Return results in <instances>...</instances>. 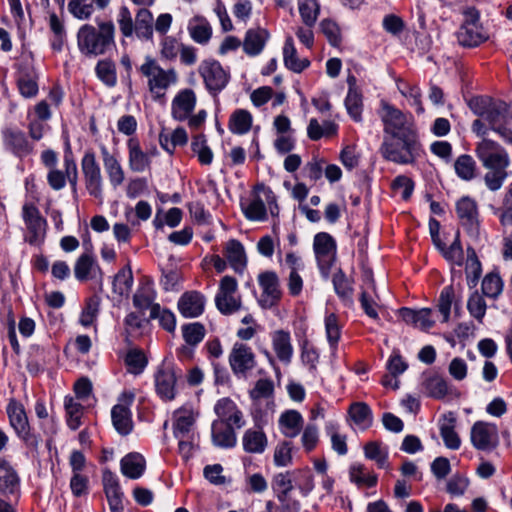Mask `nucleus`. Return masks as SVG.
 Returning <instances> with one entry per match:
<instances>
[{"label": "nucleus", "instance_id": "13d9d810", "mask_svg": "<svg viewBox=\"0 0 512 512\" xmlns=\"http://www.w3.org/2000/svg\"><path fill=\"white\" fill-rule=\"evenodd\" d=\"M154 301V291L149 285H143L133 295V305L141 314L151 306Z\"/></svg>", "mask_w": 512, "mask_h": 512}, {"label": "nucleus", "instance_id": "b1692460", "mask_svg": "<svg viewBox=\"0 0 512 512\" xmlns=\"http://www.w3.org/2000/svg\"><path fill=\"white\" fill-rule=\"evenodd\" d=\"M205 307V297L198 291H188L182 294L178 301V309L186 318L200 316Z\"/></svg>", "mask_w": 512, "mask_h": 512}, {"label": "nucleus", "instance_id": "ea45409f", "mask_svg": "<svg viewBox=\"0 0 512 512\" xmlns=\"http://www.w3.org/2000/svg\"><path fill=\"white\" fill-rule=\"evenodd\" d=\"M19 487V477L12 466L0 458V492L14 494Z\"/></svg>", "mask_w": 512, "mask_h": 512}, {"label": "nucleus", "instance_id": "a19ab883", "mask_svg": "<svg viewBox=\"0 0 512 512\" xmlns=\"http://www.w3.org/2000/svg\"><path fill=\"white\" fill-rule=\"evenodd\" d=\"M467 253V260H466V267H465V273H466V279L467 284L470 288H473L477 285L481 273H482V265L481 262L476 254V251L473 247L468 246L466 249Z\"/></svg>", "mask_w": 512, "mask_h": 512}, {"label": "nucleus", "instance_id": "f3484780", "mask_svg": "<svg viewBox=\"0 0 512 512\" xmlns=\"http://www.w3.org/2000/svg\"><path fill=\"white\" fill-rule=\"evenodd\" d=\"M2 139L5 150L19 159H23L33 151V144L29 142L26 134L18 128H5L2 131Z\"/></svg>", "mask_w": 512, "mask_h": 512}, {"label": "nucleus", "instance_id": "3c124183", "mask_svg": "<svg viewBox=\"0 0 512 512\" xmlns=\"http://www.w3.org/2000/svg\"><path fill=\"white\" fill-rule=\"evenodd\" d=\"M125 364L129 373L134 375L141 374L148 364V359L141 349H130L125 357Z\"/></svg>", "mask_w": 512, "mask_h": 512}, {"label": "nucleus", "instance_id": "49530a36", "mask_svg": "<svg viewBox=\"0 0 512 512\" xmlns=\"http://www.w3.org/2000/svg\"><path fill=\"white\" fill-rule=\"evenodd\" d=\"M97 77L108 87H114L117 83L115 63L111 59L99 60L95 67Z\"/></svg>", "mask_w": 512, "mask_h": 512}, {"label": "nucleus", "instance_id": "c03bdc74", "mask_svg": "<svg viewBox=\"0 0 512 512\" xmlns=\"http://www.w3.org/2000/svg\"><path fill=\"white\" fill-rule=\"evenodd\" d=\"M252 126V115L244 109L235 110L230 116L229 129L234 134H245Z\"/></svg>", "mask_w": 512, "mask_h": 512}, {"label": "nucleus", "instance_id": "4d7b16f0", "mask_svg": "<svg viewBox=\"0 0 512 512\" xmlns=\"http://www.w3.org/2000/svg\"><path fill=\"white\" fill-rule=\"evenodd\" d=\"M482 293L489 298H497L503 290V281L497 272L488 273L482 281Z\"/></svg>", "mask_w": 512, "mask_h": 512}, {"label": "nucleus", "instance_id": "4468645a", "mask_svg": "<svg viewBox=\"0 0 512 512\" xmlns=\"http://www.w3.org/2000/svg\"><path fill=\"white\" fill-rule=\"evenodd\" d=\"M134 398V393L127 391L123 392L118 399L119 403L114 405L111 410L113 426L122 436L130 434L133 430L130 406L132 405Z\"/></svg>", "mask_w": 512, "mask_h": 512}, {"label": "nucleus", "instance_id": "423d86ee", "mask_svg": "<svg viewBox=\"0 0 512 512\" xmlns=\"http://www.w3.org/2000/svg\"><path fill=\"white\" fill-rule=\"evenodd\" d=\"M143 76L148 78L149 91L153 94L156 101H160L165 96V90L177 81V74L174 69L164 70L157 62L147 56L145 62L139 68Z\"/></svg>", "mask_w": 512, "mask_h": 512}, {"label": "nucleus", "instance_id": "bb28decb", "mask_svg": "<svg viewBox=\"0 0 512 512\" xmlns=\"http://www.w3.org/2000/svg\"><path fill=\"white\" fill-rule=\"evenodd\" d=\"M129 152V168L134 172H143L150 168V155L144 152L137 138H130L127 142Z\"/></svg>", "mask_w": 512, "mask_h": 512}, {"label": "nucleus", "instance_id": "a211bd4d", "mask_svg": "<svg viewBox=\"0 0 512 512\" xmlns=\"http://www.w3.org/2000/svg\"><path fill=\"white\" fill-rule=\"evenodd\" d=\"M471 442L482 451L491 450L498 444V429L495 424L477 421L471 428Z\"/></svg>", "mask_w": 512, "mask_h": 512}, {"label": "nucleus", "instance_id": "e433bc0d", "mask_svg": "<svg viewBox=\"0 0 512 512\" xmlns=\"http://www.w3.org/2000/svg\"><path fill=\"white\" fill-rule=\"evenodd\" d=\"M444 422L440 425V435L447 448L452 450L459 449L461 440L459 435L455 431L456 418L453 413L450 412L443 416Z\"/></svg>", "mask_w": 512, "mask_h": 512}, {"label": "nucleus", "instance_id": "ddd939ff", "mask_svg": "<svg viewBox=\"0 0 512 512\" xmlns=\"http://www.w3.org/2000/svg\"><path fill=\"white\" fill-rule=\"evenodd\" d=\"M237 287V280L234 277L226 275L221 279L215 304L222 314L231 315L241 308L240 298L234 296Z\"/></svg>", "mask_w": 512, "mask_h": 512}, {"label": "nucleus", "instance_id": "052dcab7", "mask_svg": "<svg viewBox=\"0 0 512 512\" xmlns=\"http://www.w3.org/2000/svg\"><path fill=\"white\" fill-rule=\"evenodd\" d=\"M489 171L484 176L487 188L491 191L499 190L507 178V167L487 168Z\"/></svg>", "mask_w": 512, "mask_h": 512}, {"label": "nucleus", "instance_id": "9b49d317", "mask_svg": "<svg viewBox=\"0 0 512 512\" xmlns=\"http://www.w3.org/2000/svg\"><path fill=\"white\" fill-rule=\"evenodd\" d=\"M475 153L485 168L508 167L510 164L507 151L491 139L483 138L476 145Z\"/></svg>", "mask_w": 512, "mask_h": 512}, {"label": "nucleus", "instance_id": "a18cd8bd", "mask_svg": "<svg viewBox=\"0 0 512 512\" xmlns=\"http://www.w3.org/2000/svg\"><path fill=\"white\" fill-rule=\"evenodd\" d=\"M454 303L455 311L459 309V301L455 299V290L452 285L442 289L438 299V309L443 316V322H447L450 317L451 306Z\"/></svg>", "mask_w": 512, "mask_h": 512}, {"label": "nucleus", "instance_id": "5701e85b", "mask_svg": "<svg viewBox=\"0 0 512 512\" xmlns=\"http://www.w3.org/2000/svg\"><path fill=\"white\" fill-rule=\"evenodd\" d=\"M38 75L35 68L29 63H23L20 65L17 86L20 94L25 98L35 97L38 93Z\"/></svg>", "mask_w": 512, "mask_h": 512}, {"label": "nucleus", "instance_id": "4be33fe9", "mask_svg": "<svg viewBox=\"0 0 512 512\" xmlns=\"http://www.w3.org/2000/svg\"><path fill=\"white\" fill-rule=\"evenodd\" d=\"M214 411L219 420L214 422H226L228 425L241 428L244 425L243 414L230 398H222L217 401Z\"/></svg>", "mask_w": 512, "mask_h": 512}, {"label": "nucleus", "instance_id": "c756f323", "mask_svg": "<svg viewBox=\"0 0 512 512\" xmlns=\"http://www.w3.org/2000/svg\"><path fill=\"white\" fill-rule=\"evenodd\" d=\"M121 472L130 479L140 478L146 469L145 458L137 452L127 454L120 462Z\"/></svg>", "mask_w": 512, "mask_h": 512}, {"label": "nucleus", "instance_id": "72a5a7b5", "mask_svg": "<svg viewBox=\"0 0 512 512\" xmlns=\"http://www.w3.org/2000/svg\"><path fill=\"white\" fill-rule=\"evenodd\" d=\"M332 283L336 295L345 303H353V280L348 278L341 268L333 274Z\"/></svg>", "mask_w": 512, "mask_h": 512}, {"label": "nucleus", "instance_id": "412c9836", "mask_svg": "<svg viewBox=\"0 0 512 512\" xmlns=\"http://www.w3.org/2000/svg\"><path fill=\"white\" fill-rule=\"evenodd\" d=\"M196 105V95L192 89H184L178 92L171 105V113L174 119L184 121L189 118Z\"/></svg>", "mask_w": 512, "mask_h": 512}, {"label": "nucleus", "instance_id": "69168bd1", "mask_svg": "<svg viewBox=\"0 0 512 512\" xmlns=\"http://www.w3.org/2000/svg\"><path fill=\"white\" fill-rule=\"evenodd\" d=\"M293 474L295 475L296 485L304 495L313 490L314 480L309 468L293 470Z\"/></svg>", "mask_w": 512, "mask_h": 512}, {"label": "nucleus", "instance_id": "cd10ccee", "mask_svg": "<svg viewBox=\"0 0 512 512\" xmlns=\"http://www.w3.org/2000/svg\"><path fill=\"white\" fill-rule=\"evenodd\" d=\"M224 254L234 271L242 273L247 265V258L242 243L236 239L229 240L226 243Z\"/></svg>", "mask_w": 512, "mask_h": 512}, {"label": "nucleus", "instance_id": "a878e982", "mask_svg": "<svg viewBox=\"0 0 512 512\" xmlns=\"http://www.w3.org/2000/svg\"><path fill=\"white\" fill-rule=\"evenodd\" d=\"M96 272L102 278L103 272L91 253H83L77 258L74 264V275L79 282H85L94 278Z\"/></svg>", "mask_w": 512, "mask_h": 512}, {"label": "nucleus", "instance_id": "39448f33", "mask_svg": "<svg viewBox=\"0 0 512 512\" xmlns=\"http://www.w3.org/2000/svg\"><path fill=\"white\" fill-rule=\"evenodd\" d=\"M464 21L455 33L457 43L463 48H476L489 39V35L480 24L479 11L472 7L464 12Z\"/></svg>", "mask_w": 512, "mask_h": 512}, {"label": "nucleus", "instance_id": "f704fd0d", "mask_svg": "<svg viewBox=\"0 0 512 512\" xmlns=\"http://www.w3.org/2000/svg\"><path fill=\"white\" fill-rule=\"evenodd\" d=\"M422 386L424 393L435 399L444 398L449 391L447 381L437 374H424Z\"/></svg>", "mask_w": 512, "mask_h": 512}, {"label": "nucleus", "instance_id": "09e8293b", "mask_svg": "<svg viewBox=\"0 0 512 512\" xmlns=\"http://www.w3.org/2000/svg\"><path fill=\"white\" fill-rule=\"evenodd\" d=\"M245 217L252 221H264L267 218V209L264 200L259 195H254L253 200L244 205L241 203Z\"/></svg>", "mask_w": 512, "mask_h": 512}, {"label": "nucleus", "instance_id": "473e14b6", "mask_svg": "<svg viewBox=\"0 0 512 512\" xmlns=\"http://www.w3.org/2000/svg\"><path fill=\"white\" fill-rule=\"evenodd\" d=\"M283 60L286 68L295 73H301L310 65V61L307 58H298L294 41L291 36H288L285 40L283 47Z\"/></svg>", "mask_w": 512, "mask_h": 512}, {"label": "nucleus", "instance_id": "c85d7f7f", "mask_svg": "<svg viewBox=\"0 0 512 512\" xmlns=\"http://www.w3.org/2000/svg\"><path fill=\"white\" fill-rule=\"evenodd\" d=\"M236 433L234 426L226 422L212 423V442L220 448H232L236 445Z\"/></svg>", "mask_w": 512, "mask_h": 512}, {"label": "nucleus", "instance_id": "1a4fd4ad", "mask_svg": "<svg viewBox=\"0 0 512 512\" xmlns=\"http://www.w3.org/2000/svg\"><path fill=\"white\" fill-rule=\"evenodd\" d=\"M228 360L231 371L238 379H247L257 366L256 355L252 348L242 342L234 343Z\"/></svg>", "mask_w": 512, "mask_h": 512}, {"label": "nucleus", "instance_id": "79ce46f5", "mask_svg": "<svg viewBox=\"0 0 512 512\" xmlns=\"http://www.w3.org/2000/svg\"><path fill=\"white\" fill-rule=\"evenodd\" d=\"M348 415L350 419L358 426L368 428L372 425V410L365 402L352 403L348 408Z\"/></svg>", "mask_w": 512, "mask_h": 512}, {"label": "nucleus", "instance_id": "6ab92c4d", "mask_svg": "<svg viewBox=\"0 0 512 512\" xmlns=\"http://www.w3.org/2000/svg\"><path fill=\"white\" fill-rule=\"evenodd\" d=\"M258 282L263 290L260 305L263 308L277 305L282 296L278 275L274 271H265L258 276Z\"/></svg>", "mask_w": 512, "mask_h": 512}, {"label": "nucleus", "instance_id": "680f3d73", "mask_svg": "<svg viewBox=\"0 0 512 512\" xmlns=\"http://www.w3.org/2000/svg\"><path fill=\"white\" fill-rule=\"evenodd\" d=\"M325 330L330 347L335 350L340 339L341 331L336 314L331 313L325 318Z\"/></svg>", "mask_w": 512, "mask_h": 512}, {"label": "nucleus", "instance_id": "864d4df0", "mask_svg": "<svg viewBox=\"0 0 512 512\" xmlns=\"http://www.w3.org/2000/svg\"><path fill=\"white\" fill-rule=\"evenodd\" d=\"M188 30L191 38L199 44L208 43L212 35L210 24L202 18H196L195 23H190Z\"/></svg>", "mask_w": 512, "mask_h": 512}, {"label": "nucleus", "instance_id": "c9c22d12", "mask_svg": "<svg viewBox=\"0 0 512 512\" xmlns=\"http://www.w3.org/2000/svg\"><path fill=\"white\" fill-rule=\"evenodd\" d=\"M279 425L282 433L289 438L296 437L303 426V417L296 410H287L279 418Z\"/></svg>", "mask_w": 512, "mask_h": 512}, {"label": "nucleus", "instance_id": "dca6fc26", "mask_svg": "<svg viewBox=\"0 0 512 512\" xmlns=\"http://www.w3.org/2000/svg\"><path fill=\"white\" fill-rule=\"evenodd\" d=\"M181 374H177L171 365H161L155 375V390L164 401H171L176 397V382Z\"/></svg>", "mask_w": 512, "mask_h": 512}, {"label": "nucleus", "instance_id": "774afa93", "mask_svg": "<svg viewBox=\"0 0 512 512\" xmlns=\"http://www.w3.org/2000/svg\"><path fill=\"white\" fill-rule=\"evenodd\" d=\"M274 384L270 379H259L254 388L249 392L251 399L258 400L261 398H269L273 395Z\"/></svg>", "mask_w": 512, "mask_h": 512}, {"label": "nucleus", "instance_id": "338daca9", "mask_svg": "<svg viewBox=\"0 0 512 512\" xmlns=\"http://www.w3.org/2000/svg\"><path fill=\"white\" fill-rule=\"evenodd\" d=\"M104 168L109 177L110 184L114 188H117L124 182V180H125L124 170H123L120 162L117 159L105 164Z\"/></svg>", "mask_w": 512, "mask_h": 512}, {"label": "nucleus", "instance_id": "9d476101", "mask_svg": "<svg viewBox=\"0 0 512 512\" xmlns=\"http://www.w3.org/2000/svg\"><path fill=\"white\" fill-rule=\"evenodd\" d=\"M81 170L84 177L85 188L90 196L102 199L103 177L96 155L92 150H87L81 160Z\"/></svg>", "mask_w": 512, "mask_h": 512}, {"label": "nucleus", "instance_id": "20e7f679", "mask_svg": "<svg viewBox=\"0 0 512 512\" xmlns=\"http://www.w3.org/2000/svg\"><path fill=\"white\" fill-rule=\"evenodd\" d=\"M382 157L400 165H413L424 154L419 134L384 137L380 147Z\"/></svg>", "mask_w": 512, "mask_h": 512}, {"label": "nucleus", "instance_id": "6e6552de", "mask_svg": "<svg viewBox=\"0 0 512 512\" xmlns=\"http://www.w3.org/2000/svg\"><path fill=\"white\" fill-rule=\"evenodd\" d=\"M7 414L11 427L24 443L36 450L41 442V437L30 431L28 418L24 407L12 400L7 406Z\"/></svg>", "mask_w": 512, "mask_h": 512}, {"label": "nucleus", "instance_id": "e2e57ef3", "mask_svg": "<svg viewBox=\"0 0 512 512\" xmlns=\"http://www.w3.org/2000/svg\"><path fill=\"white\" fill-rule=\"evenodd\" d=\"M486 308L487 305L483 297L477 291L473 292L467 303V309L471 316L481 323L485 316Z\"/></svg>", "mask_w": 512, "mask_h": 512}, {"label": "nucleus", "instance_id": "5fc2aeb1", "mask_svg": "<svg viewBox=\"0 0 512 512\" xmlns=\"http://www.w3.org/2000/svg\"><path fill=\"white\" fill-rule=\"evenodd\" d=\"M64 408L67 415V425L70 429L76 430L81 425L83 405L75 401L73 397H65Z\"/></svg>", "mask_w": 512, "mask_h": 512}, {"label": "nucleus", "instance_id": "8fccbe9b", "mask_svg": "<svg viewBox=\"0 0 512 512\" xmlns=\"http://www.w3.org/2000/svg\"><path fill=\"white\" fill-rule=\"evenodd\" d=\"M298 8L303 23L313 27L320 13L318 0H298Z\"/></svg>", "mask_w": 512, "mask_h": 512}, {"label": "nucleus", "instance_id": "f257e3e1", "mask_svg": "<svg viewBox=\"0 0 512 512\" xmlns=\"http://www.w3.org/2000/svg\"><path fill=\"white\" fill-rule=\"evenodd\" d=\"M471 111L483 118L490 130L512 145V106L489 96H474L468 101Z\"/></svg>", "mask_w": 512, "mask_h": 512}, {"label": "nucleus", "instance_id": "0eeeda50", "mask_svg": "<svg viewBox=\"0 0 512 512\" xmlns=\"http://www.w3.org/2000/svg\"><path fill=\"white\" fill-rule=\"evenodd\" d=\"M381 119L384 124V132L387 134L385 137L387 138L418 134L413 116L403 113L392 105L383 104Z\"/></svg>", "mask_w": 512, "mask_h": 512}, {"label": "nucleus", "instance_id": "f03ea898", "mask_svg": "<svg viewBox=\"0 0 512 512\" xmlns=\"http://www.w3.org/2000/svg\"><path fill=\"white\" fill-rule=\"evenodd\" d=\"M115 26L112 21L98 22V27L85 24L77 33V44L85 56L104 55L115 46Z\"/></svg>", "mask_w": 512, "mask_h": 512}, {"label": "nucleus", "instance_id": "393cba45", "mask_svg": "<svg viewBox=\"0 0 512 512\" xmlns=\"http://www.w3.org/2000/svg\"><path fill=\"white\" fill-rule=\"evenodd\" d=\"M103 485L111 512L123 511V492L121 491L118 479L112 472H104Z\"/></svg>", "mask_w": 512, "mask_h": 512}, {"label": "nucleus", "instance_id": "de8ad7c7", "mask_svg": "<svg viewBox=\"0 0 512 512\" xmlns=\"http://www.w3.org/2000/svg\"><path fill=\"white\" fill-rule=\"evenodd\" d=\"M349 477L359 487L366 486L371 488L376 486L378 481L376 474L366 473V468L363 464H353L349 469Z\"/></svg>", "mask_w": 512, "mask_h": 512}, {"label": "nucleus", "instance_id": "2f4dec72", "mask_svg": "<svg viewBox=\"0 0 512 512\" xmlns=\"http://www.w3.org/2000/svg\"><path fill=\"white\" fill-rule=\"evenodd\" d=\"M273 349L277 358L284 364H289L293 356L290 333L284 330H277L272 335Z\"/></svg>", "mask_w": 512, "mask_h": 512}, {"label": "nucleus", "instance_id": "7ed1b4c3", "mask_svg": "<svg viewBox=\"0 0 512 512\" xmlns=\"http://www.w3.org/2000/svg\"><path fill=\"white\" fill-rule=\"evenodd\" d=\"M117 24L125 38L135 36L140 41H153L154 17L146 7L137 9L133 15L126 5H122L117 13Z\"/></svg>", "mask_w": 512, "mask_h": 512}, {"label": "nucleus", "instance_id": "2eb2a0df", "mask_svg": "<svg viewBox=\"0 0 512 512\" xmlns=\"http://www.w3.org/2000/svg\"><path fill=\"white\" fill-rule=\"evenodd\" d=\"M23 220L29 231L26 241L30 245H40L46 234L47 221L33 203H25L22 208Z\"/></svg>", "mask_w": 512, "mask_h": 512}, {"label": "nucleus", "instance_id": "f8f14e48", "mask_svg": "<svg viewBox=\"0 0 512 512\" xmlns=\"http://www.w3.org/2000/svg\"><path fill=\"white\" fill-rule=\"evenodd\" d=\"M199 74L204 80L207 90L213 96L221 92L228 84L230 75L221 64L213 59L204 60L199 66Z\"/></svg>", "mask_w": 512, "mask_h": 512}, {"label": "nucleus", "instance_id": "7c9ffc66", "mask_svg": "<svg viewBox=\"0 0 512 512\" xmlns=\"http://www.w3.org/2000/svg\"><path fill=\"white\" fill-rule=\"evenodd\" d=\"M268 38L269 33L266 29H249L244 38L243 50L250 56H256L261 53Z\"/></svg>", "mask_w": 512, "mask_h": 512}, {"label": "nucleus", "instance_id": "aec40b11", "mask_svg": "<svg viewBox=\"0 0 512 512\" xmlns=\"http://www.w3.org/2000/svg\"><path fill=\"white\" fill-rule=\"evenodd\" d=\"M456 213L469 234H478V206L474 199L464 196L456 203Z\"/></svg>", "mask_w": 512, "mask_h": 512}, {"label": "nucleus", "instance_id": "603ef678", "mask_svg": "<svg viewBox=\"0 0 512 512\" xmlns=\"http://www.w3.org/2000/svg\"><path fill=\"white\" fill-rule=\"evenodd\" d=\"M313 248L316 256L336 255V241L326 232L315 235Z\"/></svg>", "mask_w": 512, "mask_h": 512}, {"label": "nucleus", "instance_id": "6e6d98bb", "mask_svg": "<svg viewBox=\"0 0 512 512\" xmlns=\"http://www.w3.org/2000/svg\"><path fill=\"white\" fill-rule=\"evenodd\" d=\"M206 329L200 322L185 324L182 326V336L185 342L194 347L198 345L205 337Z\"/></svg>", "mask_w": 512, "mask_h": 512}, {"label": "nucleus", "instance_id": "bf43d9fd", "mask_svg": "<svg viewBox=\"0 0 512 512\" xmlns=\"http://www.w3.org/2000/svg\"><path fill=\"white\" fill-rule=\"evenodd\" d=\"M364 454L367 459L375 461L379 468L387 466L388 452L381 447L379 442H368L364 446Z\"/></svg>", "mask_w": 512, "mask_h": 512}, {"label": "nucleus", "instance_id": "0e129e2a", "mask_svg": "<svg viewBox=\"0 0 512 512\" xmlns=\"http://www.w3.org/2000/svg\"><path fill=\"white\" fill-rule=\"evenodd\" d=\"M345 106L351 118L359 122L362 119V95L360 92L347 93Z\"/></svg>", "mask_w": 512, "mask_h": 512}, {"label": "nucleus", "instance_id": "58836bf2", "mask_svg": "<svg viewBox=\"0 0 512 512\" xmlns=\"http://www.w3.org/2000/svg\"><path fill=\"white\" fill-rule=\"evenodd\" d=\"M454 170L458 178L472 181L478 176L477 163L471 155L462 154L454 162Z\"/></svg>", "mask_w": 512, "mask_h": 512}, {"label": "nucleus", "instance_id": "37998d69", "mask_svg": "<svg viewBox=\"0 0 512 512\" xmlns=\"http://www.w3.org/2000/svg\"><path fill=\"white\" fill-rule=\"evenodd\" d=\"M133 285V273L130 265L121 268L114 276L112 290L119 296H128Z\"/></svg>", "mask_w": 512, "mask_h": 512}, {"label": "nucleus", "instance_id": "4c0bfd02", "mask_svg": "<svg viewBox=\"0 0 512 512\" xmlns=\"http://www.w3.org/2000/svg\"><path fill=\"white\" fill-rule=\"evenodd\" d=\"M267 443V437L262 430L248 429L243 435V449L247 453H263Z\"/></svg>", "mask_w": 512, "mask_h": 512}]
</instances>
